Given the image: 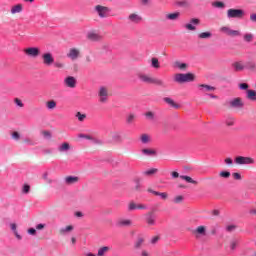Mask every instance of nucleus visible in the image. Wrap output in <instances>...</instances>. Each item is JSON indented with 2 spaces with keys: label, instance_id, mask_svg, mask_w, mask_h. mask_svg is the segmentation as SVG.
<instances>
[{
  "label": "nucleus",
  "instance_id": "1",
  "mask_svg": "<svg viewBox=\"0 0 256 256\" xmlns=\"http://www.w3.org/2000/svg\"><path fill=\"white\" fill-rule=\"evenodd\" d=\"M194 80H195V75L191 73H186V74L178 73L174 75V81L176 83H189Z\"/></svg>",
  "mask_w": 256,
  "mask_h": 256
},
{
  "label": "nucleus",
  "instance_id": "2",
  "mask_svg": "<svg viewBox=\"0 0 256 256\" xmlns=\"http://www.w3.org/2000/svg\"><path fill=\"white\" fill-rule=\"evenodd\" d=\"M228 19H243L245 17V10L230 8L227 10Z\"/></svg>",
  "mask_w": 256,
  "mask_h": 256
},
{
  "label": "nucleus",
  "instance_id": "3",
  "mask_svg": "<svg viewBox=\"0 0 256 256\" xmlns=\"http://www.w3.org/2000/svg\"><path fill=\"white\" fill-rule=\"evenodd\" d=\"M94 11L95 13H97L98 17H100V19H105L107 17H109V13H111V8L107 7V6H103V5H96L94 7Z\"/></svg>",
  "mask_w": 256,
  "mask_h": 256
},
{
  "label": "nucleus",
  "instance_id": "4",
  "mask_svg": "<svg viewBox=\"0 0 256 256\" xmlns=\"http://www.w3.org/2000/svg\"><path fill=\"white\" fill-rule=\"evenodd\" d=\"M41 59L43 65H45L46 67H51V65L55 63V58L53 57V54H51V52H46L42 54Z\"/></svg>",
  "mask_w": 256,
  "mask_h": 256
},
{
  "label": "nucleus",
  "instance_id": "5",
  "mask_svg": "<svg viewBox=\"0 0 256 256\" xmlns=\"http://www.w3.org/2000/svg\"><path fill=\"white\" fill-rule=\"evenodd\" d=\"M236 165H253L255 163V160L251 157H245V156H237L235 158Z\"/></svg>",
  "mask_w": 256,
  "mask_h": 256
},
{
  "label": "nucleus",
  "instance_id": "6",
  "mask_svg": "<svg viewBox=\"0 0 256 256\" xmlns=\"http://www.w3.org/2000/svg\"><path fill=\"white\" fill-rule=\"evenodd\" d=\"M24 53L25 55H27V57H32L33 59H37V57L41 55V50L37 47H29L24 49Z\"/></svg>",
  "mask_w": 256,
  "mask_h": 256
},
{
  "label": "nucleus",
  "instance_id": "7",
  "mask_svg": "<svg viewBox=\"0 0 256 256\" xmlns=\"http://www.w3.org/2000/svg\"><path fill=\"white\" fill-rule=\"evenodd\" d=\"M197 25H201V21L198 18H192L189 23L184 24L186 31H197Z\"/></svg>",
  "mask_w": 256,
  "mask_h": 256
},
{
  "label": "nucleus",
  "instance_id": "8",
  "mask_svg": "<svg viewBox=\"0 0 256 256\" xmlns=\"http://www.w3.org/2000/svg\"><path fill=\"white\" fill-rule=\"evenodd\" d=\"M67 57L72 61H77L81 57V50L79 48H71L67 53Z\"/></svg>",
  "mask_w": 256,
  "mask_h": 256
},
{
  "label": "nucleus",
  "instance_id": "9",
  "mask_svg": "<svg viewBox=\"0 0 256 256\" xmlns=\"http://www.w3.org/2000/svg\"><path fill=\"white\" fill-rule=\"evenodd\" d=\"M192 235L199 239V237H205L207 235V227L198 226L195 230L192 231Z\"/></svg>",
  "mask_w": 256,
  "mask_h": 256
},
{
  "label": "nucleus",
  "instance_id": "10",
  "mask_svg": "<svg viewBox=\"0 0 256 256\" xmlns=\"http://www.w3.org/2000/svg\"><path fill=\"white\" fill-rule=\"evenodd\" d=\"M228 105L232 109H242L243 107V100L241 98H234L228 102Z\"/></svg>",
  "mask_w": 256,
  "mask_h": 256
},
{
  "label": "nucleus",
  "instance_id": "11",
  "mask_svg": "<svg viewBox=\"0 0 256 256\" xmlns=\"http://www.w3.org/2000/svg\"><path fill=\"white\" fill-rule=\"evenodd\" d=\"M145 221L147 223V225H149V227H153L156 225V217H155V214L154 212H148L146 215H145Z\"/></svg>",
  "mask_w": 256,
  "mask_h": 256
},
{
  "label": "nucleus",
  "instance_id": "12",
  "mask_svg": "<svg viewBox=\"0 0 256 256\" xmlns=\"http://www.w3.org/2000/svg\"><path fill=\"white\" fill-rule=\"evenodd\" d=\"M98 95L100 97V103H107V97H109V90L106 87H101Z\"/></svg>",
  "mask_w": 256,
  "mask_h": 256
},
{
  "label": "nucleus",
  "instance_id": "13",
  "mask_svg": "<svg viewBox=\"0 0 256 256\" xmlns=\"http://www.w3.org/2000/svg\"><path fill=\"white\" fill-rule=\"evenodd\" d=\"M128 21H130V23H135V24L141 23L143 21V17H141L139 13L134 12L128 16Z\"/></svg>",
  "mask_w": 256,
  "mask_h": 256
},
{
  "label": "nucleus",
  "instance_id": "14",
  "mask_svg": "<svg viewBox=\"0 0 256 256\" xmlns=\"http://www.w3.org/2000/svg\"><path fill=\"white\" fill-rule=\"evenodd\" d=\"M64 83H65L66 87H69L70 89H75V87L77 85V80L75 79V77L69 76V77L65 78Z\"/></svg>",
  "mask_w": 256,
  "mask_h": 256
},
{
  "label": "nucleus",
  "instance_id": "15",
  "mask_svg": "<svg viewBox=\"0 0 256 256\" xmlns=\"http://www.w3.org/2000/svg\"><path fill=\"white\" fill-rule=\"evenodd\" d=\"M138 78L142 83H149L150 85H153V77L147 74H138Z\"/></svg>",
  "mask_w": 256,
  "mask_h": 256
},
{
  "label": "nucleus",
  "instance_id": "16",
  "mask_svg": "<svg viewBox=\"0 0 256 256\" xmlns=\"http://www.w3.org/2000/svg\"><path fill=\"white\" fill-rule=\"evenodd\" d=\"M134 187L132 188L133 191H136V193H141L143 191V184H141V179L135 178L134 179Z\"/></svg>",
  "mask_w": 256,
  "mask_h": 256
},
{
  "label": "nucleus",
  "instance_id": "17",
  "mask_svg": "<svg viewBox=\"0 0 256 256\" xmlns=\"http://www.w3.org/2000/svg\"><path fill=\"white\" fill-rule=\"evenodd\" d=\"M133 225V221L130 219H120L117 221L118 227H131Z\"/></svg>",
  "mask_w": 256,
  "mask_h": 256
},
{
  "label": "nucleus",
  "instance_id": "18",
  "mask_svg": "<svg viewBox=\"0 0 256 256\" xmlns=\"http://www.w3.org/2000/svg\"><path fill=\"white\" fill-rule=\"evenodd\" d=\"M11 15H17V13H23V4H16L10 9Z\"/></svg>",
  "mask_w": 256,
  "mask_h": 256
},
{
  "label": "nucleus",
  "instance_id": "19",
  "mask_svg": "<svg viewBox=\"0 0 256 256\" xmlns=\"http://www.w3.org/2000/svg\"><path fill=\"white\" fill-rule=\"evenodd\" d=\"M87 39L89 41H101L102 37L98 33L90 32L87 34Z\"/></svg>",
  "mask_w": 256,
  "mask_h": 256
},
{
  "label": "nucleus",
  "instance_id": "20",
  "mask_svg": "<svg viewBox=\"0 0 256 256\" xmlns=\"http://www.w3.org/2000/svg\"><path fill=\"white\" fill-rule=\"evenodd\" d=\"M198 87L200 88V90L203 93H209L211 91H215V87H213L211 85H207V84H200V85H198Z\"/></svg>",
  "mask_w": 256,
  "mask_h": 256
},
{
  "label": "nucleus",
  "instance_id": "21",
  "mask_svg": "<svg viewBox=\"0 0 256 256\" xmlns=\"http://www.w3.org/2000/svg\"><path fill=\"white\" fill-rule=\"evenodd\" d=\"M152 85H156L157 87H167V84H165V81L161 78H153Z\"/></svg>",
  "mask_w": 256,
  "mask_h": 256
},
{
  "label": "nucleus",
  "instance_id": "22",
  "mask_svg": "<svg viewBox=\"0 0 256 256\" xmlns=\"http://www.w3.org/2000/svg\"><path fill=\"white\" fill-rule=\"evenodd\" d=\"M143 155H147L148 157H155L157 155V151L151 148L142 149Z\"/></svg>",
  "mask_w": 256,
  "mask_h": 256
},
{
  "label": "nucleus",
  "instance_id": "23",
  "mask_svg": "<svg viewBox=\"0 0 256 256\" xmlns=\"http://www.w3.org/2000/svg\"><path fill=\"white\" fill-rule=\"evenodd\" d=\"M78 182H79V177H77V176H68L65 178V183L67 185H73Z\"/></svg>",
  "mask_w": 256,
  "mask_h": 256
},
{
  "label": "nucleus",
  "instance_id": "24",
  "mask_svg": "<svg viewBox=\"0 0 256 256\" xmlns=\"http://www.w3.org/2000/svg\"><path fill=\"white\" fill-rule=\"evenodd\" d=\"M163 101H165L167 103V105H170V107H173L174 109H179V104H177L175 102V100L169 98V97H165L163 99Z\"/></svg>",
  "mask_w": 256,
  "mask_h": 256
},
{
  "label": "nucleus",
  "instance_id": "25",
  "mask_svg": "<svg viewBox=\"0 0 256 256\" xmlns=\"http://www.w3.org/2000/svg\"><path fill=\"white\" fill-rule=\"evenodd\" d=\"M181 17V12H174L166 15V19H169V21H177Z\"/></svg>",
  "mask_w": 256,
  "mask_h": 256
},
{
  "label": "nucleus",
  "instance_id": "26",
  "mask_svg": "<svg viewBox=\"0 0 256 256\" xmlns=\"http://www.w3.org/2000/svg\"><path fill=\"white\" fill-rule=\"evenodd\" d=\"M232 67H234L235 71H243L245 69V64H243V62L238 61V62H234L232 64Z\"/></svg>",
  "mask_w": 256,
  "mask_h": 256
},
{
  "label": "nucleus",
  "instance_id": "27",
  "mask_svg": "<svg viewBox=\"0 0 256 256\" xmlns=\"http://www.w3.org/2000/svg\"><path fill=\"white\" fill-rule=\"evenodd\" d=\"M10 229L13 231L15 237L18 239V241H21L22 237L19 235V232L17 231V224L12 223L10 224Z\"/></svg>",
  "mask_w": 256,
  "mask_h": 256
},
{
  "label": "nucleus",
  "instance_id": "28",
  "mask_svg": "<svg viewBox=\"0 0 256 256\" xmlns=\"http://www.w3.org/2000/svg\"><path fill=\"white\" fill-rule=\"evenodd\" d=\"M246 98L249 99V101H256V91L247 90Z\"/></svg>",
  "mask_w": 256,
  "mask_h": 256
},
{
  "label": "nucleus",
  "instance_id": "29",
  "mask_svg": "<svg viewBox=\"0 0 256 256\" xmlns=\"http://www.w3.org/2000/svg\"><path fill=\"white\" fill-rule=\"evenodd\" d=\"M69 149H71V145H69L68 142H64L59 146L58 151H60V153H65V151H69Z\"/></svg>",
  "mask_w": 256,
  "mask_h": 256
},
{
  "label": "nucleus",
  "instance_id": "30",
  "mask_svg": "<svg viewBox=\"0 0 256 256\" xmlns=\"http://www.w3.org/2000/svg\"><path fill=\"white\" fill-rule=\"evenodd\" d=\"M140 141L144 145H147V143H151V136H149V134H142L140 136Z\"/></svg>",
  "mask_w": 256,
  "mask_h": 256
},
{
  "label": "nucleus",
  "instance_id": "31",
  "mask_svg": "<svg viewBox=\"0 0 256 256\" xmlns=\"http://www.w3.org/2000/svg\"><path fill=\"white\" fill-rule=\"evenodd\" d=\"M71 231H73V226L68 225L65 228H61L58 233L59 235H65L66 233H71Z\"/></svg>",
  "mask_w": 256,
  "mask_h": 256
},
{
  "label": "nucleus",
  "instance_id": "32",
  "mask_svg": "<svg viewBox=\"0 0 256 256\" xmlns=\"http://www.w3.org/2000/svg\"><path fill=\"white\" fill-rule=\"evenodd\" d=\"M110 139H113V141H121V133L120 132H111L109 134Z\"/></svg>",
  "mask_w": 256,
  "mask_h": 256
},
{
  "label": "nucleus",
  "instance_id": "33",
  "mask_svg": "<svg viewBox=\"0 0 256 256\" xmlns=\"http://www.w3.org/2000/svg\"><path fill=\"white\" fill-rule=\"evenodd\" d=\"M211 37H213L211 32H201L198 34L199 39H211Z\"/></svg>",
  "mask_w": 256,
  "mask_h": 256
},
{
  "label": "nucleus",
  "instance_id": "34",
  "mask_svg": "<svg viewBox=\"0 0 256 256\" xmlns=\"http://www.w3.org/2000/svg\"><path fill=\"white\" fill-rule=\"evenodd\" d=\"M46 108L49 110H53L57 108V102L55 100H50L46 102Z\"/></svg>",
  "mask_w": 256,
  "mask_h": 256
},
{
  "label": "nucleus",
  "instance_id": "35",
  "mask_svg": "<svg viewBox=\"0 0 256 256\" xmlns=\"http://www.w3.org/2000/svg\"><path fill=\"white\" fill-rule=\"evenodd\" d=\"M180 179L187 181V183H192V185H197V181L193 180L191 176H180Z\"/></svg>",
  "mask_w": 256,
  "mask_h": 256
},
{
  "label": "nucleus",
  "instance_id": "36",
  "mask_svg": "<svg viewBox=\"0 0 256 256\" xmlns=\"http://www.w3.org/2000/svg\"><path fill=\"white\" fill-rule=\"evenodd\" d=\"M154 195L161 197L164 201L169 198V194L167 192H154Z\"/></svg>",
  "mask_w": 256,
  "mask_h": 256
},
{
  "label": "nucleus",
  "instance_id": "37",
  "mask_svg": "<svg viewBox=\"0 0 256 256\" xmlns=\"http://www.w3.org/2000/svg\"><path fill=\"white\" fill-rule=\"evenodd\" d=\"M151 65L154 69H159V67H161V65L159 64V59L157 58L151 59Z\"/></svg>",
  "mask_w": 256,
  "mask_h": 256
},
{
  "label": "nucleus",
  "instance_id": "38",
  "mask_svg": "<svg viewBox=\"0 0 256 256\" xmlns=\"http://www.w3.org/2000/svg\"><path fill=\"white\" fill-rule=\"evenodd\" d=\"M75 117L78 118V121L83 122L87 119V115L86 114H82L81 112H77Z\"/></svg>",
  "mask_w": 256,
  "mask_h": 256
},
{
  "label": "nucleus",
  "instance_id": "39",
  "mask_svg": "<svg viewBox=\"0 0 256 256\" xmlns=\"http://www.w3.org/2000/svg\"><path fill=\"white\" fill-rule=\"evenodd\" d=\"M246 69H249L250 71H255L256 69V64L255 62H247L246 63Z\"/></svg>",
  "mask_w": 256,
  "mask_h": 256
},
{
  "label": "nucleus",
  "instance_id": "40",
  "mask_svg": "<svg viewBox=\"0 0 256 256\" xmlns=\"http://www.w3.org/2000/svg\"><path fill=\"white\" fill-rule=\"evenodd\" d=\"M175 67H178V69H181L182 71H185V69H187V64L186 63H181V62H175Z\"/></svg>",
  "mask_w": 256,
  "mask_h": 256
},
{
  "label": "nucleus",
  "instance_id": "41",
  "mask_svg": "<svg viewBox=\"0 0 256 256\" xmlns=\"http://www.w3.org/2000/svg\"><path fill=\"white\" fill-rule=\"evenodd\" d=\"M107 251H109V247H107V246H104V247L100 248V249L98 250V256H103V255H105V253H107Z\"/></svg>",
  "mask_w": 256,
  "mask_h": 256
},
{
  "label": "nucleus",
  "instance_id": "42",
  "mask_svg": "<svg viewBox=\"0 0 256 256\" xmlns=\"http://www.w3.org/2000/svg\"><path fill=\"white\" fill-rule=\"evenodd\" d=\"M219 175L223 179H229V177H231V172H229V171H222V172L219 173Z\"/></svg>",
  "mask_w": 256,
  "mask_h": 256
},
{
  "label": "nucleus",
  "instance_id": "43",
  "mask_svg": "<svg viewBox=\"0 0 256 256\" xmlns=\"http://www.w3.org/2000/svg\"><path fill=\"white\" fill-rule=\"evenodd\" d=\"M157 171H159L157 168H151L145 172H143L144 175H155V173H157Z\"/></svg>",
  "mask_w": 256,
  "mask_h": 256
},
{
  "label": "nucleus",
  "instance_id": "44",
  "mask_svg": "<svg viewBox=\"0 0 256 256\" xmlns=\"http://www.w3.org/2000/svg\"><path fill=\"white\" fill-rule=\"evenodd\" d=\"M220 31H221V33H225V35L229 36L230 33H231V28H229L227 26H223V27L220 28Z\"/></svg>",
  "mask_w": 256,
  "mask_h": 256
},
{
  "label": "nucleus",
  "instance_id": "45",
  "mask_svg": "<svg viewBox=\"0 0 256 256\" xmlns=\"http://www.w3.org/2000/svg\"><path fill=\"white\" fill-rule=\"evenodd\" d=\"M183 195H178L176 197H174L173 203L179 204V203H183Z\"/></svg>",
  "mask_w": 256,
  "mask_h": 256
},
{
  "label": "nucleus",
  "instance_id": "46",
  "mask_svg": "<svg viewBox=\"0 0 256 256\" xmlns=\"http://www.w3.org/2000/svg\"><path fill=\"white\" fill-rule=\"evenodd\" d=\"M239 35H241L239 30H230L229 37H239Z\"/></svg>",
  "mask_w": 256,
  "mask_h": 256
},
{
  "label": "nucleus",
  "instance_id": "47",
  "mask_svg": "<svg viewBox=\"0 0 256 256\" xmlns=\"http://www.w3.org/2000/svg\"><path fill=\"white\" fill-rule=\"evenodd\" d=\"M244 41H246L247 43H251L253 41V34H245Z\"/></svg>",
  "mask_w": 256,
  "mask_h": 256
},
{
  "label": "nucleus",
  "instance_id": "48",
  "mask_svg": "<svg viewBox=\"0 0 256 256\" xmlns=\"http://www.w3.org/2000/svg\"><path fill=\"white\" fill-rule=\"evenodd\" d=\"M137 209V204L135 202H130L128 204V211H135Z\"/></svg>",
  "mask_w": 256,
  "mask_h": 256
},
{
  "label": "nucleus",
  "instance_id": "49",
  "mask_svg": "<svg viewBox=\"0 0 256 256\" xmlns=\"http://www.w3.org/2000/svg\"><path fill=\"white\" fill-rule=\"evenodd\" d=\"M214 7H217L218 9H224L225 3L221 2V1L214 2Z\"/></svg>",
  "mask_w": 256,
  "mask_h": 256
},
{
  "label": "nucleus",
  "instance_id": "50",
  "mask_svg": "<svg viewBox=\"0 0 256 256\" xmlns=\"http://www.w3.org/2000/svg\"><path fill=\"white\" fill-rule=\"evenodd\" d=\"M226 125H227V127H233V126L235 125V119H233V118H228V119L226 120Z\"/></svg>",
  "mask_w": 256,
  "mask_h": 256
},
{
  "label": "nucleus",
  "instance_id": "51",
  "mask_svg": "<svg viewBox=\"0 0 256 256\" xmlns=\"http://www.w3.org/2000/svg\"><path fill=\"white\" fill-rule=\"evenodd\" d=\"M127 123L131 124L135 121V114H129L126 119Z\"/></svg>",
  "mask_w": 256,
  "mask_h": 256
},
{
  "label": "nucleus",
  "instance_id": "52",
  "mask_svg": "<svg viewBox=\"0 0 256 256\" xmlns=\"http://www.w3.org/2000/svg\"><path fill=\"white\" fill-rule=\"evenodd\" d=\"M239 89H241L242 91H247V89H249V84H247V83H240L239 84Z\"/></svg>",
  "mask_w": 256,
  "mask_h": 256
},
{
  "label": "nucleus",
  "instance_id": "53",
  "mask_svg": "<svg viewBox=\"0 0 256 256\" xmlns=\"http://www.w3.org/2000/svg\"><path fill=\"white\" fill-rule=\"evenodd\" d=\"M143 238H139L137 241H136V243H135V248L136 249H139V248H141V245H143Z\"/></svg>",
  "mask_w": 256,
  "mask_h": 256
},
{
  "label": "nucleus",
  "instance_id": "54",
  "mask_svg": "<svg viewBox=\"0 0 256 256\" xmlns=\"http://www.w3.org/2000/svg\"><path fill=\"white\" fill-rule=\"evenodd\" d=\"M235 229H237V226L235 225H228L226 227V231H228V233H232V231H235Z\"/></svg>",
  "mask_w": 256,
  "mask_h": 256
},
{
  "label": "nucleus",
  "instance_id": "55",
  "mask_svg": "<svg viewBox=\"0 0 256 256\" xmlns=\"http://www.w3.org/2000/svg\"><path fill=\"white\" fill-rule=\"evenodd\" d=\"M21 135L19 134V132H13L12 133V139H15V141H19Z\"/></svg>",
  "mask_w": 256,
  "mask_h": 256
},
{
  "label": "nucleus",
  "instance_id": "56",
  "mask_svg": "<svg viewBox=\"0 0 256 256\" xmlns=\"http://www.w3.org/2000/svg\"><path fill=\"white\" fill-rule=\"evenodd\" d=\"M14 103H16V105H18V107L24 106L23 102L19 98H15Z\"/></svg>",
  "mask_w": 256,
  "mask_h": 256
},
{
  "label": "nucleus",
  "instance_id": "57",
  "mask_svg": "<svg viewBox=\"0 0 256 256\" xmlns=\"http://www.w3.org/2000/svg\"><path fill=\"white\" fill-rule=\"evenodd\" d=\"M232 177H234V179H236L237 181H241V174L237 172L233 173Z\"/></svg>",
  "mask_w": 256,
  "mask_h": 256
},
{
  "label": "nucleus",
  "instance_id": "58",
  "mask_svg": "<svg viewBox=\"0 0 256 256\" xmlns=\"http://www.w3.org/2000/svg\"><path fill=\"white\" fill-rule=\"evenodd\" d=\"M159 236H154L152 239H151V243L152 245H155L158 241H159Z\"/></svg>",
  "mask_w": 256,
  "mask_h": 256
},
{
  "label": "nucleus",
  "instance_id": "59",
  "mask_svg": "<svg viewBox=\"0 0 256 256\" xmlns=\"http://www.w3.org/2000/svg\"><path fill=\"white\" fill-rule=\"evenodd\" d=\"M30 189H31V186H29V185H24V187H23V193H29Z\"/></svg>",
  "mask_w": 256,
  "mask_h": 256
},
{
  "label": "nucleus",
  "instance_id": "60",
  "mask_svg": "<svg viewBox=\"0 0 256 256\" xmlns=\"http://www.w3.org/2000/svg\"><path fill=\"white\" fill-rule=\"evenodd\" d=\"M224 163H226V165H233V159H231V158H226V159L224 160Z\"/></svg>",
  "mask_w": 256,
  "mask_h": 256
},
{
  "label": "nucleus",
  "instance_id": "61",
  "mask_svg": "<svg viewBox=\"0 0 256 256\" xmlns=\"http://www.w3.org/2000/svg\"><path fill=\"white\" fill-rule=\"evenodd\" d=\"M236 247H237V241H232L230 243V248L232 249V251L235 250Z\"/></svg>",
  "mask_w": 256,
  "mask_h": 256
},
{
  "label": "nucleus",
  "instance_id": "62",
  "mask_svg": "<svg viewBox=\"0 0 256 256\" xmlns=\"http://www.w3.org/2000/svg\"><path fill=\"white\" fill-rule=\"evenodd\" d=\"M42 135H43L44 137H48L49 139H51V132H49V131H43V132H42Z\"/></svg>",
  "mask_w": 256,
  "mask_h": 256
},
{
  "label": "nucleus",
  "instance_id": "63",
  "mask_svg": "<svg viewBox=\"0 0 256 256\" xmlns=\"http://www.w3.org/2000/svg\"><path fill=\"white\" fill-rule=\"evenodd\" d=\"M250 21H252V23H256V13L250 15Z\"/></svg>",
  "mask_w": 256,
  "mask_h": 256
},
{
  "label": "nucleus",
  "instance_id": "64",
  "mask_svg": "<svg viewBox=\"0 0 256 256\" xmlns=\"http://www.w3.org/2000/svg\"><path fill=\"white\" fill-rule=\"evenodd\" d=\"M136 209H147V205H145V204H137Z\"/></svg>",
  "mask_w": 256,
  "mask_h": 256
}]
</instances>
